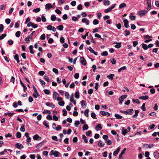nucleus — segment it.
Listing matches in <instances>:
<instances>
[{"mask_svg": "<svg viewBox=\"0 0 159 159\" xmlns=\"http://www.w3.org/2000/svg\"><path fill=\"white\" fill-rule=\"evenodd\" d=\"M123 22L124 23V26L126 28H128L129 27V21L128 20L126 19H123Z\"/></svg>", "mask_w": 159, "mask_h": 159, "instance_id": "nucleus-6", "label": "nucleus"}, {"mask_svg": "<svg viewBox=\"0 0 159 159\" xmlns=\"http://www.w3.org/2000/svg\"><path fill=\"white\" fill-rule=\"evenodd\" d=\"M33 138L35 140H40L41 139V137H40L38 134L35 135L33 137Z\"/></svg>", "mask_w": 159, "mask_h": 159, "instance_id": "nucleus-11", "label": "nucleus"}, {"mask_svg": "<svg viewBox=\"0 0 159 159\" xmlns=\"http://www.w3.org/2000/svg\"><path fill=\"white\" fill-rule=\"evenodd\" d=\"M42 21L43 22H45L46 21V19L43 15L41 16Z\"/></svg>", "mask_w": 159, "mask_h": 159, "instance_id": "nucleus-55", "label": "nucleus"}, {"mask_svg": "<svg viewBox=\"0 0 159 159\" xmlns=\"http://www.w3.org/2000/svg\"><path fill=\"white\" fill-rule=\"evenodd\" d=\"M103 4L105 6L109 5L110 4V2L109 0H104L103 2Z\"/></svg>", "mask_w": 159, "mask_h": 159, "instance_id": "nucleus-24", "label": "nucleus"}, {"mask_svg": "<svg viewBox=\"0 0 159 159\" xmlns=\"http://www.w3.org/2000/svg\"><path fill=\"white\" fill-rule=\"evenodd\" d=\"M50 156L54 155L55 157H58L60 155V153L57 151L52 150L50 152Z\"/></svg>", "mask_w": 159, "mask_h": 159, "instance_id": "nucleus-1", "label": "nucleus"}, {"mask_svg": "<svg viewBox=\"0 0 159 159\" xmlns=\"http://www.w3.org/2000/svg\"><path fill=\"white\" fill-rule=\"evenodd\" d=\"M147 7L146 9L149 11L152 8L151 0H147Z\"/></svg>", "mask_w": 159, "mask_h": 159, "instance_id": "nucleus-4", "label": "nucleus"}, {"mask_svg": "<svg viewBox=\"0 0 159 159\" xmlns=\"http://www.w3.org/2000/svg\"><path fill=\"white\" fill-rule=\"evenodd\" d=\"M75 97L77 99H78L79 98V92L78 91H77L75 92Z\"/></svg>", "mask_w": 159, "mask_h": 159, "instance_id": "nucleus-35", "label": "nucleus"}, {"mask_svg": "<svg viewBox=\"0 0 159 159\" xmlns=\"http://www.w3.org/2000/svg\"><path fill=\"white\" fill-rule=\"evenodd\" d=\"M44 93L46 94H49L50 93V91L48 89H44Z\"/></svg>", "mask_w": 159, "mask_h": 159, "instance_id": "nucleus-49", "label": "nucleus"}, {"mask_svg": "<svg viewBox=\"0 0 159 159\" xmlns=\"http://www.w3.org/2000/svg\"><path fill=\"white\" fill-rule=\"evenodd\" d=\"M126 6V4L125 3H121L119 6V8L120 9H121Z\"/></svg>", "mask_w": 159, "mask_h": 159, "instance_id": "nucleus-15", "label": "nucleus"}, {"mask_svg": "<svg viewBox=\"0 0 159 159\" xmlns=\"http://www.w3.org/2000/svg\"><path fill=\"white\" fill-rule=\"evenodd\" d=\"M82 21L83 23H85L86 25H88L89 24V21L86 18H83Z\"/></svg>", "mask_w": 159, "mask_h": 159, "instance_id": "nucleus-12", "label": "nucleus"}, {"mask_svg": "<svg viewBox=\"0 0 159 159\" xmlns=\"http://www.w3.org/2000/svg\"><path fill=\"white\" fill-rule=\"evenodd\" d=\"M7 35L6 34H2L0 36V40L4 38H5Z\"/></svg>", "mask_w": 159, "mask_h": 159, "instance_id": "nucleus-48", "label": "nucleus"}, {"mask_svg": "<svg viewBox=\"0 0 159 159\" xmlns=\"http://www.w3.org/2000/svg\"><path fill=\"white\" fill-rule=\"evenodd\" d=\"M145 103H143L141 107V109L143 111H145L146 110V108L145 107Z\"/></svg>", "mask_w": 159, "mask_h": 159, "instance_id": "nucleus-42", "label": "nucleus"}, {"mask_svg": "<svg viewBox=\"0 0 159 159\" xmlns=\"http://www.w3.org/2000/svg\"><path fill=\"white\" fill-rule=\"evenodd\" d=\"M45 8L46 11L49 10L52 7V5L50 3H47L45 5Z\"/></svg>", "mask_w": 159, "mask_h": 159, "instance_id": "nucleus-7", "label": "nucleus"}, {"mask_svg": "<svg viewBox=\"0 0 159 159\" xmlns=\"http://www.w3.org/2000/svg\"><path fill=\"white\" fill-rule=\"evenodd\" d=\"M77 9L80 10L82 9V5L81 4H79L77 7Z\"/></svg>", "mask_w": 159, "mask_h": 159, "instance_id": "nucleus-54", "label": "nucleus"}, {"mask_svg": "<svg viewBox=\"0 0 159 159\" xmlns=\"http://www.w3.org/2000/svg\"><path fill=\"white\" fill-rule=\"evenodd\" d=\"M149 97L148 95L143 96L139 97V98L142 100H147L149 99Z\"/></svg>", "mask_w": 159, "mask_h": 159, "instance_id": "nucleus-10", "label": "nucleus"}, {"mask_svg": "<svg viewBox=\"0 0 159 159\" xmlns=\"http://www.w3.org/2000/svg\"><path fill=\"white\" fill-rule=\"evenodd\" d=\"M6 7V5H2L0 6V10H4L5 9Z\"/></svg>", "mask_w": 159, "mask_h": 159, "instance_id": "nucleus-51", "label": "nucleus"}, {"mask_svg": "<svg viewBox=\"0 0 159 159\" xmlns=\"http://www.w3.org/2000/svg\"><path fill=\"white\" fill-rule=\"evenodd\" d=\"M154 146V144H146L144 145V146L145 147L147 148H152V147H153Z\"/></svg>", "mask_w": 159, "mask_h": 159, "instance_id": "nucleus-13", "label": "nucleus"}, {"mask_svg": "<svg viewBox=\"0 0 159 159\" xmlns=\"http://www.w3.org/2000/svg\"><path fill=\"white\" fill-rule=\"evenodd\" d=\"M82 138L84 139L85 143H87L88 142V140L87 139L86 136L84 134L82 135Z\"/></svg>", "mask_w": 159, "mask_h": 159, "instance_id": "nucleus-30", "label": "nucleus"}, {"mask_svg": "<svg viewBox=\"0 0 159 159\" xmlns=\"http://www.w3.org/2000/svg\"><path fill=\"white\" fill-rule=\"evenodd\" d=\"M89 110L88 109H86L84 112V115L87 117L89 116Z\"/></svg>", "mask_w": 159, "mask_h": 159, "instance_id": "nucleus-39", "label": "nucleus"}, {"mask_svg": "<svg viewBox=\"0 0 159 159\" xmlns=\"http://www.w3.org/2000/svg\"><path fill=\"white\" fill-rule=\"evenodd\" d=\"M64 104H65V102L64 101H61L59 102H58V104L61 106H64Z\"/></svg>", "mask_w": 159, "mask_h": 159, "instance_id": "nucleus-58", "label": "nucleus"}, {"mask_svg": "<svg viewBox=\"0 0 159 159\" xmlns=\"http://www.w3.org/2000/svg\"><path fill=\"white\" fill-rule=\"evenodd\" d=\"M58 95V93L56 92H54L53 93V98L54 99H57V95Z\"/></svg>", "mask_w": 159, "mask_h": 159, "instance_id": "nucleus-19", "label": "nucleus"}, {"mask_svg": "<svg viewBox=\"0 0 159 159\" xmlns=\"http://www.w3.org/2000/svg\"><path fill=\"white\" fill-rule=\"evenodd\" d=\"M14 58L15 60L16 61L17 63H19V62L20 61L18 54H16L14 56Z\"/></svg>", "mask_w": 159, "mask_h": 159, "instance_id": "nucleus-14", "label": "nucleus"}, {"mask_svg": "<svg viewBox=\"0 0 159 159\" xmlns=\"http://www.w3.org/2000/svg\"><path fill=\"white\" fill-rule=\"evenodd\" d=\"M18 105H20V101H19L18 102V103H17L16 102H15L13 104V106L15 108L17 107Z\"/></svg>", "mask_w": 159, "mask_h": 159, "instance_id": "nucleus-17", "label": "nucleus"}, {"mask_svg": "<svg viewBox=\"0 0 159 159\" xmlns=\"http://www.w3.org/2000/svg\"><path fill=\"white\" fill-rule=\"evenodd\" d=\"M80 103L81 104V106L82 107H83L84 105L86 106V102L85 101H84L83 100H82L80 102Z\"/></svg>", "mask_w": 159, "mask_h": 159, "instance_id": "nucleus-46", "label": "nucleus"}, {"mask_svg": "<svg viewBox=\"0 0 159 159\" xmlns=\"http://www.w3.org/2000/svg\"><path fill=\"white\" fill-rule=\"evenodd\" d=\"M20 84L22 86V87L23 88V90L25 92V90H26L27 89V87L26 86H25L24 84H23V83L22 82V81L20 80Z\"/></svg>", "mask_w": 159, "mask_h": 159, "instance_id": "nucleus-36", "label": "nucleus"}, {"mask_svg": "<svg viewBox=\"0 0 159 159\" xmlns=\"http://www.w3.org/2000/svg\"><path fill=\"white\" fill-rule=\"evenodd\" d=\"M115 116L116 117L117 119H120L122 118V116H120L118 114H115Z\"/></svg>", "mask_w": 159, "mask_h": 159, "instance_id": "nucleus-23", "label": "nucleus"}, {"mask_svg": "<svg viewBox=\"0 0 159 159\" xmlns=\"http://www.w3.org/2000/svg\"><path fill=\"white\" fill-rule=\"evenodd\" d=\"M139 112V111L138 110H136L135 111V114L133 116V117L136 118L138 116V114Z\"/></svg>", "mask_w": 159, "mask_h": 159, "instance_id": "nucleus-27", "label": "nucleus"}, {"mask_svg": "<svg viewBox=\"0 0 159 159\" xmlns=\"http://www.w3.org/2000/svg\"><path fill=\"white\" fill-rule=\"evenodd\" d=\"M87 49L90 51V52L93 53L95 55H98V52H95L91 47H89Z\"/></svg>", "mask_w": 159, "mask_h": 159, "instance_id": "nucleus-8", "label": "nucleus"}, {"mask_svg": "<svg viewBox=\"0 0 159 159\" xmlns=\"http://www.w3.org/2000/svg\"><path fill=\"white\" fill-rule=\"evenodd\" d=\"M121 46V43H118L115 46V47L116 48H120Z\"/></svg>", "mask_w": 159, "mask_h": 159, "instance_id": "nucleus-38", "label": "nucleus"}, {"mask_svg": "<svg viewBox=\"0 0 159 159\" xmlns=\"http://www.w3.org/2000/svg\"><path fill=\"white\" fill-rule=\"evenodd\" d=\"M127 68L125 66H124L120 68L118 70V71L119 72H120L122 70H126Z\"/></svg>", "mask_w": 159, "mask_h": 159, "instance_id": "nucleus-34", "label": "nucleus"}, {"mask_svg": "<svg viewBox=\"0 0 159 159\" xmlns=\"http://www.w3.org/2000/svg\"><path fill=\"white\" fill-rule=\"evenodd\" d=\"M40 9L39 8H37L36 9H34L33 10V11L36 13H37L40 11Z\"/></svg>", "mask_w": 159, "mask_h": 159, "instance_id": "nucleus-47", "label": "nucleus"}, {"mask_svg": "<svg viewBox=\"0 0 159 159\" xmlns=\"http://www.w3.org/2000/svg\"><path fill=\"white\" fill-rule=\"evenodd\" d=\"M25 129L24 125H23L20 127V131L23 132L25 131Z\"/></svg>", "mask_w": 159, "mask_h": 159, "instance_id": "nucleus-59", "label": "nucleus"}, {"mask_svg": "<svg viewBox=\"0 0 159 159\" xmlns=\"http://www.w3.org/2000/svg\"><path fill=\"white\" fill-rule=\"evenodd\" d=\"M64 40L65 39L62 36L61 37L60 39V42L61 43H64Z\"/></svg>", "mask_w": 159, "mask_h": 159, "instance_id": "nucleus-45", "label": "nucleus"}, {"mask_svg": "<svg viewBox=\"0 0 159 159\" xmlns=\"http://www.w3.org/2000/svg\"><path fill=\"white\" fill-rule=\"evenodd\" d=\"M149 11L146 10H141L138 11L137 14L140 16H143L147 13Z\"/></svg>", "mask_w": 159, "mask_h": 159, "instance_id": "nucleus-2", "label": "nucleus"}, {"mask_svg": "<svg viewBox=\"0 0 159 159\" xmlns=\"http://www.w3.org/2000/svg\"><path fill=\"white\" fill-rule=\"evenodd\" d=\"M56 17L54 15H52L51 17V20L52 21H54L56 20Z\"/></svg>", "mask_w": 159, "mask_h": 159, "instance_id": "nucleus-28", "label": "nucleus"}, {"mask_svg": "<svg viewBox=\"0 0 159 159\" xmlns=\"http://www.w3.org/2000/svg\"><path fill=\"white\" fill-rule=\"evenodd\" d=\"M108 136L106 135H104L102 136V138L105 140H107L108 139Z\"/></svg>", "mask_w": 159, "mask_h": 159, "instance_id": "nucleus-64", "label": "nucleus"}, {"mask_svg": "<svg viewBox=\"0 0 159 159\" xmlns=\"http://www.w3.org/2000/svg\"><path fill=\"white\" fill-rule=\"evenodd\" d=\"M101 55L102 56H107L108 55V53L106 51H104L101 53Z\"/></svg>", "mask_w": 159, "mask_h": 159, "instance_id": "nucleus-50", "label": "nucleus"}, {"mask_svg": "<svg viewBox=\"0 0 159 159\" xmlns=\"http://www.w3.org/2000/svg\"><path fill=\"white\" fill-rule=\"evenodd\" d=\"M114 75V74H111L109 75H108L107 76V77L109 79H110L111 80H112L113 79V77Z\"/></svg>", "mask_w": 159, "mask_h": 159, "instance_id": "nucleus-21", "label": "nucleus"}, {"mask_svg": "<svg viewBox=\"0 0 159 159\" xmlns=\"http://www.w3.org/2000/svg\"><path fill=\"white\" fill-rule=\"evenodd\" d=\"M49 123L46 120H45L43 122V124L47 128H48L49 126L48 125Z\"/></svg>", "mask_w": 159, "mask_h": 159, "instance_id": "nucleus-22", "label": "nucleus"}, {"mask_svg": "<svg viewBox=\"0 0 159 159\" xmlns=\"http://www.w3.org/2000/svg\"><path fill=\"white\" fill-rule=\"evenodd\" d=\"M128 132V130L124 128V127H122L121 130V133L124 135H125Z\"/></svg>", "mask_w": 159, "mask_h": 159, "instance_id": "nucleus-9", "label": "nucleus"}, {"mask_svg": "<svg viewBox=\"0 0 159 159\" xmlns=\"http://www.w3.org/2000/svg\"><path fill=\"white\" fill-rule=\"evenodd\" d=\"M66 0H59L58 3L59 5H61L63 4L64 3H65Z\"/></svg>", "mask_w": 159, "mask_h": 159, "instance_id": "nucleus-25", "label": "nucleus"}, {"mask_svg": "<svg viewBox=\"0 0 159 159\" xmlns=\"http://www.w3.org/2000/svg\"><path fill=\"white\" fill-rule=\"evenodd\" d=\"M116 5V4H114L112 6L109 7L107 9H106L105 10L104 12L106 13H107L111 11L112 9L115 8Z\"/></svg>", "mask_w": 159, "mask_h": 159, "instance_id": "nucleus-3", "label": "nucleus"}, {"mask_svg": "<svg viewBox=\"0 0 159 159\" xmlns=\"http://www.w3.org/2000/svg\"><path fill=\"white\" fill-rule=\"evenodd\" d=\"M80 63L83 65L85 66L86 64V61L84 57H81L80 58Z\"/></svg>", "mask_w": 159, "mask_h": 159, "instance_id": "nucleus-5", "label": "nucleus"}, {"mask_svg": "<svg viewBox=\"0 0 159 159\" xmlns=\"http://www.w3.org/2000/svg\"><path fill=\"white\" fill-rule=\"evenodd\" d=\"M106 143L108 145H110L111 144V141L109 139H107L106 141Z\"/></svg>", "mask_w": 159, "mask_h": 159, "instance_id": "nucleus-62", "label": "nucleus"}, {"mask_svg": "<svg viewBox=\"0 0 159 159\" xmlns=\"http://www.w3.org/2000/svg\"><path fill=\"white\" fill-rule=\"evenodd\" d=\"M102 129V127L101 126V125L100 124H98L97 125V126L95 127V129L98 131L99 130H101Z\"/></svg>", "mask_w": 159, "mask_h": 159, "instance_id": "nucleus-16", "label": "nucleus"}, {"mask_svg": "<svg viewBox=\"0 0 159 159\" xmlns=\"http://www.w3.org/2000/svg\"><path fill=\"white\" fill-rule=\"evenodd\" d=\"M4 27L2 24H0V33H2Z\"/></svg>", "mask_w": 159, "mask_h": 159, "instance_id": "nucleus-43", "label": "nucleus"}, {"mask_svg": "<svg viewBox=\"0 0 159 159\" xmlns=\"http://www.w3.org/2000/svg\"><path fill=\"white\" fill-rule=\"evenodd\" d=\"M142 48L145 50H147L148 48V46H147V45L143 43L142 44Z\"/></svg>", "mask_w": 159, "mask_h": 159, "instance_id": "nucleus-33", "label": "nucleus"}, {"mask_svg": "<svg viewBox=\"0 0 159 159\" xmlns=\"http://www.w3.org/2000/svg\"><path fill=\"white\" fill-rule=\"evenodd\" d=\"M92 132L90 130L87 131L86 133V135L87 136H90Z\"/></svg>", "mask_w": 159, "mask_h": 159, "instance_id": "nucleus-63", "label": "nucleus"}, {"mask_svg": "<svg viewBox=\"0 0 159 159\" xmlns=\"http://www.w3.org/2000/svg\"><path fill=\"white\" fill-rule=\"evenodd\" d=\"M127 111V112H128V114L129 115H132L133 113L134 110L133 109H128Z\"/></svg>", "mask_w": 159, "mask_h": 159, "instance_id": "nucleus-29", "label": "nucleus"}, {"mask_svg": "<svg viewBox=\"0 0 159 159\" xmlns=\"http://www.w3.org/2000/svg\"><path fill=\"white\" fill-rule=\"evenodd\" d=\"M45 72L43 71H40L39 72V75L41 76L45 74Z\"/></svg>", "mask_w": 159, "mask_h": 159, "instance_id": "nucleus-56", "label": "nucleus"}, {"mask_svg": "<svg viewBox=\"0 0 159 159\" xmlns=\"http://www.w3.org/2000/svg\"><path fill=\"white\" fill-rule=\"evenodd\" d=\"M51 27H53V26L50 25H49L47 26L46 28L48 30H51L52 29V28Z\"/></svg>", "mask_w": 159, "mask_h": 159, "instance_id": "nucleus-53", "label": "nucleus"}, {"mask_svg": "<svg viewBox=\"0 0 159 159\" xmlns=\"http://www.w3.org/2000/svg\"><path fill=\"white\" fill-rule=\"evenodd\" d=\"M80 124V121L79 120H76L75 122L74 125L75 127H78Z\"/></svg>", "mask_w": 159, "mask_h": 159, "instance_id": "nucleus-41", "label": "nucleus"}, {"mask_svg": "<svg viewBox=\"0 0 159 159\" xmlns=\"http://www.w3.org/2000/svg\"><path fill=\"white\" fill-rule=\"evenodd\" d=\"M105 145V143L101 140H100L98 143V145L99 146H100L101 147H102L104 146Z\"/></svg>", "mask_w": 159, "mask_h": 159, "instance_id": "nucleus-18", "label": "nucleus"}, {"mask_svg": "<svg viewBox=\"0 0 159 159\" xmlns=\"http://www.w3.org/2000/svg\"><path fill=\"white\" fill-rule=\"evenodd\" d=\"M132 102H135L138 104H139L140 103V102L139 100L138 99H132Z\"/></svg>", "mask_w": 159, "mask_h": 159, "instance_id": "nucleus-40", "label": "nucleus"}, {"mask_svg": "<svg viewBox=\"0 0 159 159\" xmlns=\"http://www.w3.org/2000/svg\"><path fill=\"white\" fill-rule=\"evenodd\" d=\"M91 116L92 117L93 119H97V117H96L95 114L93 112H92L91 113Z\"/></svg>", "mask_w": 159, "mask_h": 159, "instance_id": "nucleus-44", "label": "nucleus"}, {"mask_svg": "<svg viewBox=\"0 0 159 159\" xmlns=\"http://www.w3.org/2000/svg\"><path fill=\"white\" fill-rule=\"evenodd\" d=\"M129 19L132 20H135L136 17L134 16H130Z\"/></svg>", "mask_w": 159, "mask_h": 159, "instance_id": "nucleus-57", "label": "nucleus"}, {"mask_svg": "<svg viewBox=\"0 0 159 159\" xmlns=\"http://www.w3.org/2000/svg\"><path fill=\"white\" fill-rule=\"evenodd\" d=\"M124 99L121 96L119 98V100L120 101V104H121L122 103V102L124 100Z\"/></svg>", "mask_w": 159, "mask_h": 159, "instance_id": "nucleus-52", "label": "nucleus"}, {"mask_svg": "<svg viewBox=\"0 0 159 159\" xmlns=\"http://www.w3.org/2000/svg\"><path fill=\"white\" fill-rule=\"evenodd\" d=\"M88 128L89 127L87 124H84L83 127V129L84 130L88 129Z\"/></svg>", "mask_w": 159, "mask_h": 159, "instance_id": "nucleus-37", "label": "nucleus"}, {"mask_svg": "<svg viewBox=\"0 0 159 159\" xmlns=\"http://www.w3.org/2000/svg\"><path fill=\"white\" fill-rule=\"evenodd\" d=\"M130 34V32L129 31L126 30L124 32V35L125 36H127L128 35Z\"/></svg>", "mask_w": 159, "mask_h": 159, "instance_id": "nucleus-20", "label": "nucleus"}, {"mask_svg": "<svg viewBox=\"0 0 159 159\" xmlns=\"http://www.w3.org/2000/svg\"><path fill=\"white\" fill-rule=\"evenodd\" d=\"M33 88L34 90V93H36V94L38 95V96H39L40 95L39 94V93L38 92L36 89L34 85H33Z\"/></svg>", "mask_w": 159, "mask_h": 159, "instance_id": "nucleus-31", "label": "nucleus"}, {"mask_svg": "<svg viewBox=\"0 0 159 159\" xmlns=\"http://www.w3.org/2000/svg\"><path fill=\"white\" fill-rule=\"evenodd\" d=\"M63 26L62 25H60L57 26V29L58 30L61 31L63 30Z\"/></svg>", "mask_w": 159, "mask_h": 159, "instance_id": "nucleus-32", "label": "nucleus"}, {"mask_svg": "<svg viewBox=\"0 0 159 159\" xmlns=\"http://www.w3.org/2000/svg\"><path fill=\"white\" fill-rule=\"evenodd\" d=\"M47 119L49 120H52V116L50 115H48L47 116Z\"/></svg>", "mask_w": 159, "mask_h": 159, "instance_id": "nucleus-60", "label": "nucleus"}, {"mask_svg": "<svg viewBox=\"0 0 159 159\" xmlns=\"http://www.w3.org/2000/svg\"><path fill=\"white\" fill-rule=\"evenodd\" d=\"M43 79L46 81L47 82H49V78L47 77L45 75L44 76Z\"/></svg>", "mask_w": 159, "mask_h": 159, "instance_id": "nucleus-61", "label": "nucleus"}, {"mask_svg": "<svg viewBox=\"0 0 159 159\" xmlns=\"http://www.w3.org/2000/svg\"><path fill=\"white\" fill-rule=\"evenodd\" d=\"M154 157L156 158H158L159 157V153L157 152H155L153 153Z\"/></svg>", "mask_w": 159, "mask_h": 159, "instance_id": "nucleus-26", "label": "nucleus"}]
</instances>
